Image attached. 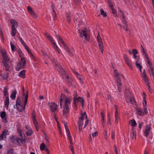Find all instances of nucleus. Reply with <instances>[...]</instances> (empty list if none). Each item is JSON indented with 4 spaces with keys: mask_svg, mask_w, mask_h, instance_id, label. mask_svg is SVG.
Instances as JSON below:
<instances>
[{
    "mask_svg": "<svg viewBox=\"0 0 154 154\" xmlns=\"http://www.w3.org/2000/svg\"><path fill=\"white\" fill-rule=\"evenodd\" d=\"M142 76V77L143 80L144 81L145 83H146V86H147V85H148V84H149L148 78L147 77L146 75H145V76L144 75Z\"/></svg>",
    "mask_w": 154,
    "mask_h": 154,
    "instance_id": "obj_18",
    "label": "nucleus"
},
{
    "mask_svg": "<svg viewBox=\"0 0 154 154\" xmlns=\"http://www.w3.org/2000/svg\"><path fill=\"white\" fill-rule=\"evenodd\" d=\"M2 63L5 67L6 70L7 71H9L10 69L13 67L11 61L8 62L2 61Z\"/></svg>",
    "mask_w": 154,
    "mask_h": 154,
    "instance_id": "obj_7",
    "label": "nucleus"
},
{
    "mask_svg": "<svg viewBox=\"0 0 154 154\" xmlns=\"http://www.w3.org/2000/svg\"><path fill=\"white\" fill-rule=\"evenodd\" d=\"M87 29H85L84 30H81L80 29H79V32L80 33V36L81 37H83L84 36L85 40L88 41L89 38L88 37V35L87 34L86 32H87Z\"/></svg>",
    "mask_w": 154,
    "mask_h": 154,
    "instance_id": "obj_8",
    "label": "nucleus"
},
{
    "mask_svg": "<svg viewBox=\"0 0 154 154\" xmlns=\"http://www.w3.org/2000/svg\"><path fill=\"white\" fill-rule=\"evenodd\" d=\"M61 98L62 99H64L66 98V96L64 94H62L61 95Z\"/></svg>",
    "mask_w": 154,
    "mask_h": 154,
    "instance_id": "obj_58",
    "label": "nucleus"
},
{
    "mask_svg": "<svg viewBox=\"0 0 154 154\" xmlns=\"http://www.w3.org/2000/svg\"><path fill=\"white\" fill-rule=\"evenodd\" d=\"M9 98L8 96L6 97V99L5 102V105L6 106L7 109H8V105L9 104Z\"/></svg>",
    "mask_w": 154,
    "mask_h": 154,
    "instance_id": "obj_22",
    "label": "nucleus"
},
{
    "mask_svg": "<svg viewBox=\"0 0 154 154\" xmlns=\"http://www.w3.org/2000/svg\"><path fill=\"white\" fill-rule=\"evenodd\" d=\"M10 45L11 48V49L12 51H15L17 50L16 47L12 43H11L10 44Z\"/></svg>",
    "mask_w": 154,
    "mask_h": 154,
    "instance_id": "obj_30",
    "label": "nucleus"
},
{
    "mask_svg": "<svg viewBox=\"0 0 154 154\" xmlns=\"http://www.w3.org/2000/svg\"><path fill=\"white\" fill-rule=\"evenodd\" d=\"M143 107L144 109L143 113L144 114V116L145 115H146L148 113V112L146 108V106H143Z\"/></svg>",
    "mask_w": 154,
    "mask_h": 154,
    "instance_id": "obj_39",
    "label": "nucleus"
},
{
    "mask_svg": "<svg viewBox=\"0 0 154 154\" xmlns=\"http://www.w3.org/2000/svg\"><path fill=\"white\" fill-rule=\"evenodd\" d=\"M57 69L59 72L62 75H64L66 73L65 70L60 66L59 65L58 66Z\"/></svg>",
    "mask_w": 154,
    "mask_h": 154,
    "instance_id": "obj_14",
    "label": "nucleus"
},
{
    "mask_svg": "<svg viewBox=\"0 0 154 154\" xmlns=\"http://www.w3.org/2000/svg\"><path fill=\"white\" fill-rule=\"evenodd\" d=\"M138 52L137 49H132V53L133 54H138Z\"/></svg>",
    "mask_w": 154,
    "mask_h": 154,
    "instance_id": "obj_49",
    "label": "nucleus"
},
{
    "mask_svg": "<svg viewBox=\"0 0 154 154\" xmlns=\"http://www.w3.org/2000/svg\"><path fill=\"white\" fill-rule=\"evenodd\" d=\"M25 72L26 70H25L21 71L19 74V76L22 77L23 79L25 78Z\"/></svg>",
    "mask_w": 154,
    "mask_h": 154,
    "instance_id": "obj_19",
    "label": "nucleus"
},
{
    "mask_svg": "<svg viewBox=\"0 0 154 154\" xmlns=\"http://www.w3.org/2000/svg\"><path fill=\"white\" fill-rule=\"evenodd\" d=\"M26 50L27 51L28 53H29L30 52H31V51L30 50L29 48L26 45H25V46H24Z\"/></svg>",
    "mask_w": 154,
    "mask_h": 154,
    "instance_id": "obj_51",
    "label": "nucleus"
},
{
    "mask_svg": "<svg viewBox=\"0 0 154 154\" xmlns=\"http://www.w3.org/2000/svg\"><path fill=\"white\" fill-rule=\"evenodd\" d=\"M66 16L67 18L66 20L69 23H70L71 21V15L69 14H66Z\"/></svg>",
    "mask_w": 154,
    "mask_h": 154,
    "instance_id": "obj_28",
    "label": "nucleus"
},
{
    "mask_svg": "<svg viewBox=\"0 0 154 154\" xmlns=\"http://www.w3.org/2000/svg\"><path fill=\"white\" fill-rule=\"evenodd\" d=\"M48 105L50 110L53 112H54L57 109V105L54 102H49L48 103Z\"/></svg>",
    "mask_w": 154,
    "mask_h": 154,
    "instance_id": "obj_6",
    "label": "nucleus"
},
{
    "mask_svg": "<svg viewBox=\"0 0 154 154\" xmlns=\"http://www.w3.org/2000/svg\"><path fill=\"white\" fill-rule=\"evenodd\" d=\"M8 130L7 129H5L2 132L0 136V140H2L4 139V137L6 138V136L7 135Z\"/></svg>",
    "mask_w": 154,
    "mask_h": 154,
    "instance_id": "obj_12",
    "label": "nucleus"
},
{
    "mask_svg": "<svg viewBox=\"0 0 154 154\" xmlns=\"http://www.w3.org/2000/svg\"><path fill=\"white\" fill-rule=\"evenodd\" d=\"M8 73L7 72L6 74H3L2 75H1V76H2V77L3 79H6L8 78Z\"/></svg>",
    "mask_w": 154,
    "mask_h": 154,
    "instance_id": "obj_31",
    "label": "nucleus"
},
{
    "mask_svg": "<svg viewBox=\"0 0 154 154\" xmlns=\"http://www.w3.org/2000/svg\"><path fill=\"white\" fill-rule=\"evenodd\" d=\"M54 45H55V46L54 47L55 48V50H57V51L59 53V51L58 50H59V49L58 47V46L56 44L55 42H53L52 43Z\"/></svg>",
    "mask_w": 154,
    "mask_h": 154,
    "instance_id": "obj_46",
    "label": "nucleus"
},
{
    "mask_svg": "<svg viewBox=\"0 0 154 154\" xmlns=\"http://www.w3.org/2000/svg\"><path fill=\"white\" fill-rule=\"evenodd\" d=\"M82 125H79V132H80L82 129Z\"/></svg>",
    "mask_w": 154,
    "mask_h": 154,
    "instance_id": "obj_62",
    "label": "nucleus"
},
{
    "mask_svg": "<svg viewBox=\"0 0 154 154\" xmlns=\"http://www.w3.org/2000/svg\"><path fill=\"white\" fill-rule=\"evenodd\" d=\"M18 54H19L20 57H23V54L22 52L21 51V49H19L18 50Z\"/></svg>",
    "mask_w": 154,
    "mask_h": 154,
    "instance_id": "obj_43",
    "label": "nucleus"
},
{
    "mask_svg": "<svg viewBox=\"0 0 154 154\" xmlns=\"http://www.w3.org/2000/svg\"><path fill=\"white\" fill-rule=\"evenodd\" d=\"M6 115V114L5 112V111H3L1 113V117L2 119H4L5 118Z\"/></svg>",
    "mask_w": 154,
    "mask_h": 154,
    "instance_id": "obj_38",
    "label": "nucleus"
},
{
    "mask_svg": "<svg viewBox=\"0 0 154 154\" xmlns=\"http://www.w3.org/2000/svg\"><path fill=\"white\" fill-rule=\"evenodd\" d=\"M113 72L114 73V75L115 77H116L117 76H119L122 75L119 73L116 69H114L113 71Z\"/></svg>",
    "mask_w": 154,
    "mask_h": 154,
    "instance_id": "obj_34",
    "label": "nucleus"
},
{
    "mask_svg": "<svg viewBox=\"0 0 154 154\" xmlns=\"http://www.w3.org/2000/svg\"><path fill=\"white\" fill-rule=\"evenodd\" d=\"M117 87H118V90H119V92H121L122 91V84H121L120 85H119V84L117 85Z\"/></svg>",
    "mask_w": 154,
    "mask_h": 154,
    "instance_id": "obj_44",
    "label": "nucleus"
},
{
    "mask_svg": "<svg viewBox=\"0 0 154 154\" xmlns=\"http://www.w3.org/2000/svg\"><path fill=\"white\" fill-rule=\"evenodd\" d=\"M107 98L108 100H110L111 101H112V99L110 95L108 94L107 96Z\"/></svg>",
    "mask_w": 154,
    "mask_h": 154,
    "instance_id": "obj_63",
    "label": "nucleus"
},
{
    "mask_svg": "<svg viewBox=\"0 0 154 154\" xmlns=\"http://www.w3.org/2000/svg\"><path fill=\"white\" fill-rule=\"evenodd\" d=\"M115 119H118L119 118V114L118 112L116 111L115 112Z\"/></svg>",
    "mask_w": 154,
    "mask_h": 154,
    "instance_id": "obj_48",
    "label": "nucleus"
},
{
    "mask_svg": "<svg viewBox=\"0 0 154 154\" xmlns=\"http://www.w3.org/2000/svg\"><path fill=\"white\" fill-rule=\"evenodd\" d=\"M145 128H146L145 129V131H144V133L145 136L146 137H147L148 136V134H149V131L151 129L150 125H147L146 126Z\"/></svg>",
    "mask_w": 154,
    "mask_h": 154,
    "instance_id": "obj_11",
    "label": "nucleus"
},
{
    "mask_svg": "<svg viewBox=\"0 0 154 154\" xmlns=\"http://www.w3.org/2000/svg\"><path fill=\"white\" fill-rule=\"evenodd\" d=\"M21 62L23 63L22 64L23 65V66H25L26 64V61L25 59L23 57H21Z\"/></svg>",
    "mask_w": 154,
    "mask_h": 154,
    "instance_id": "obj_37",
    "label": "nucleus"
},
{
    "mask_svg": "<svg viewBox=\"0 0 154 154\" xmlns=\"http://www.w3.org/2000/svg\"><path fill=\"white\" fill-rule=\"evenodd\" d=\"M14 149L12 148L10 149L8 151L7 154H13Z\"/></svg>",
    "mask_w": 154,
    "mask_h": 154,
    "instance_id": "obj_45",
    "label": "nucleus"
},
{
    "mask_svg": "<svg viewBox=\"0 0 154 154\" xmlns=\"http://www.w3.org/2000/svg\"><path fill=\"white\" fill-rule=\"evenodd\" d=\"M17 93V92L16 90L15 91H14L11 93V95L10 96V97L12 100H14L15 99Z\"/></svg>",
    "mask_w": 154,
    "mask_h": 154,
    "instance_id": "obj_21",
    "label": "nucleus"
},
{
    "mask_svg": "<svg viewBox=\"0 0 154 154\" xmlns=\"http://www.w3.org/2000/svg\"><path fill=\"white\" fill-rule=\"evenodd\" d=\"M143 106H147V102L146 99H143Z\"/></svg>",
    "mask_w": 154,
    "mask_h": 154,
    "instance_id": "obj_50",
    "label": "nucleus"
},
{
    "mask_svg": "<svg viewBox=\"0 0 154 154\" xmlns=\"http://www.w3.org/2000/svg\"><path fill=\"white\" fill-rule=\"evenodd\" d=\"M32 119L33 123L35 122V124H37V121L36 119L35 112L34 110H33L32 112Z\"/></svg>",
    "mask_w": 154,
    "mask_h": 154,
    "instance_id": "obj_17",
    "label": "nucleus"
},
{
    "mask_svg": "<svg viewBox=\"0 0 154 154\" xmlns=\"http://www.w3.org/2000/svg\"><path fill=\"white\" fill-rule=\"evenodd\" d=\"M132 133L133 134V137H132V139H133L134 137L136 138V133L134 131L132 132Z\"/></svg>",
    "mask_w": 154,
    "mask_h": 154,
    "instance_id": "obj_55",
    "label": "nucleus"
},
{
    "mask_svg": "<svg viewBox=\"0 0 154 154\" xmlns=\"http://www.w3.org/2000/svg\"><path fill=\"white\" fill-rule=\"evenodd\" d=\"M12 142L18 145L20 144V142H21L22 143H25L26 142V140L24 138H18L14 139V140L12 141Z\"/></svg>",
    "mask_w": 154,
    "mask_h": 154,
    "instance_id": "obj_10",
    "label": "nucleus"
},
{
    "mask_svg": "<svg viewBox=\"0 0 154 154\" xmlns=\"http://www.w3.org/2000/svg\"><path fill=\"white\" fill-rule=\"evenodd\" d=\"M125 99L126 102L128 103H130L131 104H133V103L136 104V102L135 100V97H132L131 95H128L125 97Z\"/></svg>",
    "mask_w": 154,
    "mask_h": 154,
    "instance_id": "obj_5",
    "label": "nucleus"
},
{
    "mask_svg": "<svg viewBox=\"0 0 154 154\" xmlns=\"http://www.w3.org/2000/svg\"><path fill=\"white\" fill-rule=\"evenodd\" d=\"M70 80V79H69L68 76H67L65 78L66 81L67 83H68L69 86H71L72 85V83Z\"/></svg>",
    "mask_w": 154,
    "mask_h": 154,
    "instance_id": "obj_23",
    "label": "nucleus"
},
{
    "mask_svg": "<svg viewBox=\"0 0 154 154\" xmlns=\"http://www.w3.org/2000/svg\"><path fill=\"white\" fill-rule=\"evenodd\" d=\"M83 120H82L79 119V122H78V125H82L83 124Z\"/></svg>",
    "mask_w": 154,
    "mask_h": 154,
    "instance_id": "obj_52",
    "label": "nucleus"
},
{
    "mask_svg": "<svg viewBox=\"0 0 154 154\" xmlns=\"http://www.w3.org/2000/svg\"><path fill=\"white\" fill-rule=\"evenodd\" d=\"M28 10L29 12L34 18H37V16L34 13L31 8L30 7H28Z\"/></svg>",
    "mask_w": 154,
    "mask_h": 154,
    "instance_id": "obj_13",
    "label": "nucleus"
},
{
    "mask_svg": "<svg viewBox=\"0 0 154 154\" xmlns=\"http://www.w3.org/2000/svg\"><path fill=\"white\" fill-rule=\"evenodd\" d=\"M45 138L46 141V142H47H47H48V143H49V141H48V137H47V134H46V133H45Z\"/></svg>",
    "mask_w": 154,
    "mask_h": 154,
    "instance_id": "obj_57",
    "label": "nucleus"
},
{
    "mask_svg": "<svg viewBox=\"0 0 154 154\" xmlns=\"http://www.w3.org/2000/svg\"><path fill=\"white\" fill-rule=\"evenodd\" d=\"M78 101H80V103L81 101H84V100L81 97H79L77 98V100Z\"/></svg>",
    "mask_w": 154,
    "mask_h": 154,
    "instance_id": "obj_53",
    "label": "nucleus"
},
{
    "mask_svg": "<svg viewBox=\"0 0 154 154\" xmlns=\"http://www.w3.org/2000/svg\"><path fill=\"white\" fill-rule=\"evenodd\" d=\"M71 100L72 99L70 96L68 97L66 99L63 115V116L67 118V116L66 114H67L69 111L68 104H70Z\"/></svg>",
    "mask_w": 154,
    "mask_h": 154,
    "instance_id": "obj_1",
    "label": "nucleus"
},
{
    "mask_svg": "<svg viewBox=\"0 0 154 154\" xmlns=\"http://www.w3.org/2000/svg\"><path fill=\"white\" fill-rule=\"evenodd\" d=\"M68 137L70 143L71 144H72L73 143L71 138V136H70V134L68 133Z\"/></svg>",
    "mask_w": 154,
    "mask_h": 154,
    "instance_id": "obj_41",
    "label": "nucleus"
},
{
    "mask_svg": "<svg viewBox=\"0 0 154 154\" xmlns=\"http://www.w3.org/2000/svg\"><path fill=\"white\" fill-rule=\"evenodd\" d=\"M100 11L101 14L103 15L104 17H106L107 16L106 13L104 11L103 9H100Z\"/></svg>",
    "mask_w": 154,
    "mask_h": 154,
    "instance_id": "obj_29",
    "label": "nucleus"
},
{
    "mask_svg": "<svg viewBox=\"0 0 154 154\" xmlns=\"http://www.w3.org/2000/svg\"><path fill=\"white\" fill-rule=\"evenodd\" d=\"M135 65L137 68L138 69L142 68L143 67L141 65V64L137 63V62L135 63Z\"/></svg>",
    "mask_w": 154,
    "mask_h": 154,
    "instance_id": "obj_42",
    "label": "nucleus"
},
{
    "mask_svg": "<svg viewBox=\"0 0 154 154\" xmlns=\"http://www.w3.org/2000/svg\"><path fill=\"white\" fill-rule=\"evenodd\" d=\"M63 123L66 129V131L68 132V133L70 134V132L69 131L68 126H67V122L65 123L64 122H63Z\"/></svg>",
    "mask_w": 154,
    "mask_h": 154,
    "instance_id": "obj_26",
    "label": "nucleus"
},
{
    "mask_svg": "<svg viewBox=\"0 0 154 154\" xmlns=\"http://www.w3.org/2000/svg\"><path fill=\"white\" fill-rule=\"evenodd\" d=\"M111 8L112 11V13L114 14H116V15L117 16V14H116V11L114 9V7H112Z\"/></svg>",
    "mask_w": 154,
    "mask_h": 154,
    "instance_id": "obj_47",
    "label": "nucleus"
},
{
    "mask_svg": "<svg viewBox=\"0 0 154 154\" xmlns=\"http://www.w3.org/2000/svg\"><path fill=\"white\" fill-rule=\"evenodd\" d=\"M123 77V76L122 75H119V76H117L115 77L116 79L117 82L118 84H119V85H120L121 84V77Z\"/></svg>",
    "mask_w": 154,
    "mask_h": 154,
    "instance_id": "obj_16",
    "label": "nucleus"
},
{
    "mask_svg": "<svg viewBox=\"0 0 154 154\" xmlns=\"http://www.w3.org/2000/svg\"><path fill=\"white\" fill-rule=\"evenodd\" d=\"M28 91H26V95L25 97V102H24V105L23 107L21 105L20 106H20V108L19 107L17 106V110L19 112H22L23 110H25V106H26V104L27 103V100H28Z\"/></svg>",
    "mask_w": 154,
    "mask_h": 154,
    "instance_id": "obj_4",
    "label": "nucleus"
},
{
    "mask_svg": "<svg viewBox=\"0 0 154 154\" xmlns=\"http://www.w3.org/2000/svg\"><path fill=\"white\" fill-rule=\"evenodd\" d=\"M45 145L44 143H42L40 146V149L42 151L45 150Z\"/></svg>",
    "mask_w": 154,
    "mask_h": 154,
    "instance_id": "obj_35",
    "label": "nucleus"
},
{
    "mask_svg": "<svg viewBox=\"0 0 154 154\" xmlns=\"http://www.w3.org/2000/svg\"><path fill=\"white\" fill-rule=\"evenodd\" d=\"M11 23L12 24L11 27V34L12 36H15L17 32L16 28L18 26L17 22L14 19H11L10 20Z\"/></svg>",
    "mask_w": 154,
    "mask_h": 154,
    "instance_id": "obj_2",
    "label": "nucleus"
},
{
    "mask_svg": "<svg viewBox=\"0 0 154 154\" xmlns=\"http://www.w3.org/2000/svg\"><path fill=\"white\" fill-rule=\"evenodd\" d=\"M109 6H110V8H111L113 6L112 3L111 1L109 2L108 3Z\"/></svg>",
    "mask_w": 154,
    "mask_h": 154,
    "instance_id": "obj_64",
    "label": "nucleus"
},
{
    "mask_svg": "<svg viewBox=\"0 0 154 154\" xmlns=\"http://www.w3.org/2000/svg\"><path fill=\"white\" fill-rule=\"evenodd\" d=\"M129 122H131V126L133 127H135L137 125L136 122L134 119L131 120Z\"/></svg>",
    "mask_w": 154,
    "mask_h": 154,
    "instance_id": "obj_27",
    "label": "nucleus"
},
{
    "mask_svg": "<svg viewBox=\"0 0 154 154\" xmlns=\"http://www.w3.org/2000/svg\"><path fill=\"white\" fill-rule=\"evenodd\" d=\"M127 64L128 66H129L131 68V70H133V68H132V66L131 64V63L130 62H129V63H127Z\"/></svg>",
    "mask_w": 154,
    "mask_h": 154,
    "instance_id": "obj_56",
    "label": "nucleus"
},
{
    "mask_svg": "<svg viewBox=\"0 0 154 154\" xmlns=\"http://www.w3.org/2000/svg\"><path fill=\"white\" fill-rule=\"evenodd\" d=\"M141 76H145L146 75V72L145 69H144L143 71V73H141Z\"/></svg>",
    "mask_w": 154,
    "mask_h": 154,
    "instance_id": "obj_60",
    "label": "nucleus"
},
{
    "mask_svg": "<svg viewBox=\"0 0 154 154\" xmlns=\"http://www.w3.org/2000/svg\"><path fill=\"white\" fill-rule=\"evenodd\" d=\"M1 53L4 59V60H3L2 61H5L6 62H8L10 61V59L8 57V56L6 53V52L5 50H1Z\"/></svg>",
    "mask_w": 154,
    "mask_h": 154,
    "instance_id": "obj_9",
    "label": "nucleus"
},
{
    "mask_svg": "<svg viewBox=\"0 0 154 154\" xmlns=\"http://www.w3.org/2000/svg\"><path fill=\"white\" fill-rule=\"evenodd\" d=\"M136 111L137 112V113L140 115V116H144V114L143 113V112L141 110L137 108L136 109Z\"/></svg>",
    "mask_w": 154,
    "mask_h": 154,
    "instance_id": "obj_20",
    "label": "nucleus"
},
{
    "mask_svg": "<svg viewBox=\"0 0 154 154\" xmlns=\"http://www.w3.org/2000/svg\"><path fill=\"white\" fill-rule=\"evenodd\" d=\"M154 68H151L149 70V73L150 76L152 75L153 78H154Z\"/></svg>",
    "mask_w": 154,
    "mask_h": 154,
    "instance_id": "obj_24",
    "label": "nucleus"
},
{
    "mask_svg": "<svg viewBox=\"0 0 154 154\" xmlns=\"http://www.w3.org/2000/svg\"><path fill=\"white\" fill-rule=\"evenodd\" d=\"M97 43L99 49L100 50L102 54L103 53L104 51L103 43L102 41V39L99 33L97 37Z\"/></svg>",
    "mask_w": 154,
    "mask_h": 154,
    "instance_id": "obj_3",
    "label": "nucleus"
},
{
    "mask_svg": "<svg viewBox=\"0 0 154 154\" xmlns=\"http://www.w3.org/2000/svg\"><path fill=\"white\" fill-rule=\"evenodd\" d=\"M98 134V132L97 131H95L92 134V135L93 137L96 136Z\"/></svg>",
    "mask_w": 154,
    "mask_h": 154,
    "instance_id": "obj_59",
    "label": "nucleus"
},
{
    "mask_svg": "<svg viewBox=\"0 0 154 154\" xmlns=\"http://www.w3.org/2000/svg\"><path fill=\"white\" fill-rule=\"evenodd\" d=\"M24 66L20 62H19L17 65L16 69L17 71H19L21 68H24Z\"/></svg>",
    "mask_w": 154,
    "mask_h": 154,
    "instance_id": "obj_15",
    "label": "nucleus"
},
{
    "mask_svg": "<svg viewBox=\"0 0 154 154\" xmlns=\"http://www.w3.org/2000/svg\"><path fill=\"white\" fill-rule=\"evenodd\" d=\"M51 42L53 43L52 42H54V40L53 39L52 37L50 35L47 38Z\"/></svg>",
    "mask_w": 154,
    "mask_h": 154,
    "instance_id": "obj_54",
    "label": "nucleus"
},
{
    "mask_svg": "<svg viewBox=\"0 0 154 154\" xmlns=\"http://www.w3.org/2000/svg\"><path fill=\"white\" fill-rule=\"evenodd\" d=\"M33 133V132L32 131V129H29L27 132H26V134L28 136H30Z\"/></svg>",
    "mask_w": 154,
    "mask_h": 154,
    "instance_id": "obj_32",
    "label": "nucleus"
},
{
    "mask_svg": "<svg viewBox=\"0 0 154 154\" xmlns=\"http://www.w3.org/2000/svg\"><path fill=\"white\" fill-rule=\"evenodd\" d=\"M7 88L6 87H5L4 88V95L5 96L8 95V92L7 91Z\"/></svg>",
    "mask_w": 154,
    "mask_h": 154,
    "instance_id": "obj_40",
    "label": "nucleus"
},
{
    "mask_svg": "<svg viewBox=\"0 0 154 154\" xmlns=\"http://www.w3.org/2000/svg\"><path fill=\"white\" fill-rule=\"evenodd\" d=\"M85 117V118L86 119H87V116L85 112H84L83 114H82L81 116V117L80 118V119L82 120H84V118Z\"/></svg>",
    "mask_w": 154,
    "mask_h": 154,
    "instance_id": "obj_25",
    "label": "nucleus"
},
{
    "mask_svg": "<svg viewBox=\"0 0 154 154\" xmlns=\"http://www.w3.org/2000/svg\"><path fill=\"white\" fill-rule=\"evenodd\" d=\"M21 102V101L20 100V98L19 97H17V99L16 100V105L17 106H20V103Z\"/></svg>",
    "mask_w": 154,
    "mask_h": 154,
    "instance_id": "obj_33",
    "label": "nucleus"
},
{
    "mask_svg": "<svg viewBox=\"0 0 154 154\" xmlns=\"http://www.w3.org/2000/svg\"><path fill=\"white\" fill-rule=\"evenodd\" d=\"M19 39L20 41V42L24 46L25 45H26L25 43L24 42L22 39L21 38V37L20 36H19Z\"/></svg>",
    "mask_w": 154,
    "mask_h": 154,
    "instance_id": "obj_36",
    "label": "nucleus"
},
{
    "mask_svg": "<svg viewBox=\"0 0 154 154\" xmlns=\"http://www.w3.org/2000/svg\"><path fill=\"white\" fill-rule=\"evenodd\" d=\"M88 122H89L88 120V119H86V121L85 122V126L84 127V128L85 127L88 125Z\"/></svg>",
    "mask_w": 154,
    "mask_h": 154,
    "instance_id": "obj_61",
    "label": "nucleus"
}]
</instances>
